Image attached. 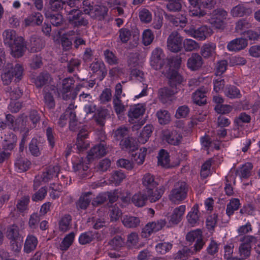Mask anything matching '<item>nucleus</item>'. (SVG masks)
<instances>
[{
	"mask_svg": "<svg viewBox=\"0 0 260 260\" xmlns=\"http://www.w3.org/2000/svg\"><path fill=\"white\" fill-rule=\"evenodd\" d=\"M4 44L10 48L11 54L15 58H20L27 49L23 37L18 36L13 29H6L3 33Z\"/></svg>",
	"mask_w": 260,
	"mask_h": 260,
	"instance_id": "obj_1",
	"label": "nucleus"
},
{
	"mask_svg": "<svg viewBox=\"0 0 260 260\" xmlns=\"http://www.w3.org/2000/svg\"><path fill=\"white\" fill-rule=\"evenodd\" d=\"M179 63H176L171 60H168L167 64L162 73L168 79V84L170 87L173 88L177 92L183 89L184 79L178 72L177 69L179 68Z\"/></svg>",
	"mask_w": 260,
	"mask_h": 260,
	"instance_id": "obj_2",
	"label": "nucleus"
},
{
	"mask_svg": "<svg viewBox=\"0 0 260 260\" xmlns=\"http://www.w3.org/2000/svg\"><path fill=\"white\" fill-rule=\"evenodd\" d=\"M158 185L153 175L147 173L143 176L142 185L144 188L143 190L144 192L149 195V201L151 203L155 202L160 199L164 192V188L162 187L159 188H157Z\"/></svg>",
	"mask_w": 260,
	"mask_h": 260,
	"instance_id": "obj_3",
	"label": "nucleus"
},
{
	"mask_svg": "<svg viewBox=\"0 0 260 260\" xmlns=\"http://www.w3.org/2000/svg\"><path fill=\"white\" fill-rule=\"evenodd\" d=\"M3 74L1 75L2 79L5 84H9L13 79L14 82L19 81L22 77L23 68L19 63L14 66L11 63H8L3 69Z\"/></svg>",
	"mask_w": 260,
	"mask_h": 260,
	"instance_id": "obj_4",
	"label": "nucleus"
},
{
	"mask_svg": "<svg viewBox=\"0 0 260 260\" xmlns=\"http://www.w3.org/2000/svg\"><path fill=\"white\" fill-rule=\"evenodd\" d=\"M66 13L68 23L73 28L86 27L89 24L88 17L82 10L73 8L69 11L66 10Z\"/></svg>",
	"mask_w": 260,
	"mask_h": 260,
	"instance_id": "obj_5",
	"label": "nucleus"
},
{
	"mask_svg": "<svg viewBox=\"0 0 260 260\" xmlns=\"http://www.w3.org/2000/svg\"><path fill=\"white\" fill-rule=\"evenodd\" d=\"M19 232V228L15 224L9 225L7 228L6 236L11 240V245L15 251H19L23 243V237Z\"/></svg>",
	"mask_w": 260,
	"mask_h": 260,
	"instance_id": "obj_6",
	"label": "nucleus"
},
{
	"mask_svg": "<svg viewBox=\"0 0 260 260\" xmlns=\"http://www.w3.org/2000/svg\"><path fill=\"white\" fill-rule=\"evenodd\" d=\"M188 191V186L185 182H178L174 185L169 195V199L174 202L182 201L186 199Z\"/></svg>",
	"mask_w": 260,
	"mask_h": 260,
	"instance_id": "obj_7",
	"label": "nucleus"
},
{
	"mask_svg": "<svg viewBox=\"0 0 260 260\" xmlns=\"http://www.w3.org/2000/svg\"><path fill=\"white\" fill-rule=\"evenodd\" d=\"M168 60L174 61L173 59H166L162 50L159 48H156L152 52L150 65L153 69L159 70L164 66L166 67Z\"/></svg>",
	"mask_w": 260,
	"mask_h": 260,
	"instance_id": "obj_8",
	"label": "nucleus"
},
{
	"mask_svg": "<svg viewBox=\"0 0 260 260\" xmlns=\"http://www.w3.org/2000/svg\"><path fill=\"white\" fill-rule=\"evenodd\" d=\"M186 240L190 245L194 242L192 248L196 251H200L205 244V240L202 236V232L200 229L188 232L186 236Z\"/></svg>",
	"mask_w": 260,
	"mask_h": 260,
	"instance_id": "obj_9",
	"label": "nucleus"
},
{
	"mask_svg": "<svg viewBox=\"0 0 260 260\" xmlns=\"http://www.w3.org/2000/svg\"><path fill=\"white\" fill-rule=\"evenodd\" d=\"M185 31L189 35L199 40H205L212 34L211 29L206 25L198 28L191 25L185 29Z\"/></svg>",
	"mask_w": 260,
	"mask_h": 260,
	"instance_id": "obj_10",
	"label": "nucleus"
},
{
	"mask_svg": "<svg viewBox=\"0 0 260 260\" xmlns=\"http://www.w3.org/2000/svg\"><path fill=\"white\" fill-rule=\"evenodd\" d=\"M162 139L168 144L173 145H178L182 139V135L176 130L166 129L162 132Z\"/></svg>",
	"mask_w": 260,
	"mask_h": 260,
	"instance_id": "obj_11",
	"label": "nucleus"
},
{
	"mask_svg": "<svg viewBox=\"0 0 260 260\" xmlns=\"http://www.w3.org/2000/svg\"><path fill=\"white\" fill-rule=\"evenodd\" d=\"M182 38L177 32H172L169 36L167 40L168 49L172 52H177L182 48Z\"/></svg>",
	"mask_w": 260,
	"mask_h": 260,
	"instance_id": "obj_12",
	"label": "nucleus"
},
{
	"mask_svg": "<svg viewBox=\"0 0 260 260\" xmlns=\"http://www.w3.org/2000/svg\"><path fill=\"white\" fill-rule=\"evenodd\" d=\"M6 122L10 128L13 129L14 131L22 132L24 130L26 126V120L20 118L14 120L15 117L11 114L6 115Z\"/></svg>",
	"mask_w": 260,
	"mask_h": 260,
	"instance_id": "obj_13",
	"label": "nucleus"
},
{
	"mask_svg": "<svg viewBox=\"0 0 260 260\" xmlns=\"http://www.w3.org/2000/svg\"><path fill=\"white\" fill-rule=\"evenodd\" d=\"M107 153L105 142H101L100 144L93 146L88 152L87 158L89 161L95 158L102 157Z\"/></svg>",
	"mask_w": 260,
	"mask_h": 260,
	"instance_id": "obj_14",
	"label": "nucleus"
},
{
	"mask_svg": "<svg viewBox=\"0 0 260 260\" xmlns=\"http://www.w3.org/2000/svg\"><path fill=\"white\" fill-rule=\"evenodd\" d=\"M203 63L202 56L198 53H193L188 59L187 66L191 70L197 71L202 68Z\"/></svg>",
	"mask_w": 260,
	"mask_h": 260,
	"instance_id": "obj_15",
	"label": "nucleus"
},
{
	"mask_svg": "<svg viewBox=\"0 0 260 260\" xmlns=\"http://www.w3.org/2000/svg\"><path fill=\"white\" fill-rule=\"evenodd\" d=\"M248 45L247 39L238 38L230 41L227 45V48L231 51H239L244 49Z\"/></svg>",
	"mask_w": 260,
	"mask_h": 260,
	"instance_id": "obj_16",
	"label": "nucleus"
},
{
	"mask_svg": "<svg viewBox=\"0 0 260 260\" xmlns=\"http://www.w3.org/2000/svg\"><path fill=\"white\" fill-rule=\"evenodd\" d=\"M44 15L45 17L50 21L51 24L54 26L59 27L63 24V17L61 13L45 11Z\"/></svg>",
	"mask_w": 260,
	"mask_h": 260,
	"instance_id": "obj_17",
	"label": "nucleus"
},
{
	"mask_svg": "<svg viewBox=\"0 0 260 260\" xmlns=\"http://www.w3.org/2000/svg\"><path fill=\"white\" fill-rule=\"evenodd\" d=\"M90 68L93 73H97L98 78L100 81L103 80L107 74V70L103 62L96 61L93 62L90 66Z\"/></svg>",
	"mask_w": 260,
	"mask_h": 260,
	"instance_id": "obj_18",
	"label": "nucleus"
},
{
	"mask_svg": "<svg viewBox=\"0 0 260 260\" xmlns=\"http://www.w3.org/2000/svg\"><path fill=\"white\" fill-rule=\"evenodd\" d=\"M43 19V16L40 12H34L24 19L25 25L26 26H39L42 24Z\"/></svg>",
	"mask_w": 260,
	"mask_h": 260,
	"instance_id": "obj_19",
	"label": "nucleus"
},
{
	"mask_svg": "<svg viewBox=\"0 0 260 260\" xmlns=\"http://www.w3.org/2000/svg\"><path fill=\"white\" fill-rule=\"evenodd\" d=\"M216 45L213 43L205 44L201 49L202 57L204 58L214 57L216 55Z\"/></svg>",
	"mask_w": 260,
	"mask_h": 260,
	"instance_id": "obj_20",
	"label": "nucleus"
},
{
	"mask_svg": "<svg viewBox=\"0 0 260 260\" xmlns=\"http://www.w3.org/2000/svg\"><path fill=\"white\" fill-rule=\"evenodd\" d=\"M44 46L42 41L37 36L33 35L30 37L28 50L30 52H39L41 50Z\"/></svg>",
	"mask_w": 260,
	"mask_h": 260,
	"instance_id": "obj_21",
	"label": "nucleus"
},
{
	"mask_svg": "<svg viewBox=\"0 0 260 260\" xmlns=\"http://www.w3.org/2000/svg\"><path fill=\"white\" fill-rule=\"evenodd\" d=\"M149 195L148 193L142 192H139L135 194L132 198L133 203L137 207H142L146 205L148 200H149Z\"/></svg>",
	"mask_w": 260,
	"mask_h": 260,
	"instance_id": "obj_22",
	"label": "nucleus"
},
{
	"mask_svg": "<svg viewBox=\"0 0 260 260\" xmlns=\"http://www.w3.org/2000/svg\"><path fill=\"white\" fill-rule=\"evenodd\" d=\"M185 210V206L181 205L175 208L170 217L169 223L173 224H178L181 220V217Z\"/></svg>",
	"mask_w": 260,
	"mask_h": 260,
	"instance_id": "obj_23",
	"label": "nucleus"
},
{
	"mask_svg": "<svg viewBox=\"0 0 260 260\" xmlns=\"http://www.w3.org/2000/svg\"><path fill=\"white\" fill-rule=\"evenodd\" d=\"M109 115L108 110L106 109H98L93 115L96 123L100 126H104L107 117Z\"/></svg>",
	"mask_w": 260,
	"mask_h": 260,
	"instance_id": "obj_24",
	"label": "nucleus"
},
{
	"mask_svg": "<svg viewBox=\"0 0 260 260\" xmlns=\"http://www.w3.org/2000/svg\"><path fill=\"white\" fill-rule=\"evenodd\" d=\"M153 129V127L151 124H147L145 126L138 138V141L139 143H146L150 137Z\"/></svg>",
	"mask_w": 260,
	"mask_h": 260,
	"instance_id": "obj_25",
	"label": "nucleus"
},
{
	"mask_svg": "<svg viewBox=\"0 0 260 260\" xmlns=\"http://www.w3.org/2000/svg\"><path fill=\"white\" fill-rule=\"evenodd\" d=\"M67 3L66 0H49L47 9L45 11H50L52 12L58 13L61 10L64 5Z\"/></svg>",
	"mask_w": 260,
	"mask_h": 260,
	"instance_id": "obj_26",
	"label": "nucleus"
},
{
	"mask_svg": "<svg viewBox=\"0 0 260 260\" xmlns=\"http://www.w3.org/2000/svg\"><path fill=\"white\" fill-rule=\"evenodd\" d=\"M59 171V168L57 166L48 167L41 176L42 180L45 182H48L53 177H57Z\"/></svg>",
	"mask_w": 260,
	"mask_h": 260,
	"instance_id": "obj_27",
	"label": "nucleus"
},
{
	"mask_svg": "<svg viewBox=\"0 0 260 260\" xmlns=\"http://www.w3.org/2000/svg\"><path fill=\"white\" fill-rule=\"evenodd\" d=\"M120 145L122 149L130 151H134L138 149V145L136 141L132 137H127L124 140H121Z\"/></svg>",
	"mask_w": 260,
	"mask_h": 260,
	"instance_id": "obj_28",
	"label": "nucleus"
},
{
	"mask_svg": "<svg viewBox=\"0 0 260 260\" xmlns=\"http://www.w3.org/2000/svg\"><path fill=\"white\" fill-rule=\"evenodd\" d=\"M37 244V239L32 235H28L24 245V251L27 253H30L36 249Z\"/></svg>",
	"mask_w": 260,
	"mask_h": 260,
	"instance_id": "obj_29",
	"label": "nucleus"
},
{
	"mask_svg": "<svg viewBox=\"0 0 260 260\" xmlns=\"http://www.w3.org/2000/svg\"><path fill=\"white\" fill-rule=\"evenodd\" d=\"M231 13L234 17H242L245 15L251 14L252 10L250 8H246L243 5H239L234 7Z\"/></svg>",
	"mask_w": 260,
	"mask_h": 260,
	"instance_id": "obj_30",
	"label": "nucleus"
},
{
	"mask_svg": "<svg viewBox=\"0 0 260 260\" xmlns=\"http://www.w3.org/2000/svg\"><path fill=\"white\" fill-rule=\"evenodd\" d=\"M206 92L201 90H197L192 94V101L199 106H203L207 103Z\"/></svg>",
	"mask_w": 260,
	"mask_h": 260,
	"instance_id": "obj_31",
	"label": "nucleus"
},
{
	"mask_svg": "<svg viewBox=\"0 0 260 260\" xmlns=\"http://www.w3.org/2000/svg\"><path fill=\"white\" fill-rule=\"evenodd\" d=\"M192 8H190V13L191 15L201 17L205 15L204 11H202L200 8L199 0H188Z\"/></svg>",
	"mask_w": 260,
	"mask_h": 260,
	"instance_id": "obj_32",
	"label": "nucleus"
},
{
	"mask_svg": "<svg viewBox=\"0 0 260 260\" xmlns=\"http://www.w3.org/2000/svg\"><path fill=\"white\" fill-rule=\"evenodd\" d=\"M47 90V88L45 87L43 90V101L45 106L49 109H53L55 106V100L52 94Z\"/></svg>",
	"mask_w": 260,
	"mask_h": 260,
	"instance_id": "obj_33",
	"label": "nucleus"
},
{
	"mask_svg": "<svg viewBox=\"0 0 260 260\" xmlns=\"http://www.w3.org/2000/svg\"><path fill=\"white\" fill-rule=\"evenodd\" d=\"M123 225L128 228H135L140 224V218L132 216H125L122 220Z\"/></svg>",
	"mask_w": 260,
	"mask_h": 260,
	"instance_id": "obj_34",
	"label": "nucleus"
},
{
	"mask_svg": "<svg viewBox=\"0 0 260 260\" xmlns=\"http://www.w3.org/2000/svg\"><path fill=\"white\" fill-rule=\"evenodd\" d=\"M50 79V75L47 72L41 73L35 79V85L38 88L48 84Z\"/></svg>",
	"mask_w": 260,
	"mask_h": 260,
	"instance_id": "obj_35",
	"label": "nucleus"
},
{
	"mask_svg": "<svg viewBox=\"0 0 260 260\" xmlns=\"http://www.w3.org/2000/svg\"><path fill=\"white\" fill-rule=\"evenodd\" d=\"M42 150V146L40 142L38 141L37 139H32L29 144V150L34 156H39L41 155V151Z\"/></svg>",
	"mask_w": 260,
	"mask_h": 260,
	"instance_id": "obj_36",
	"label": "nucleus"
},
{
	"mask_svg": "<svg viewBox=\"0 0 260 260\" xmlns=\"http://www.w3.org/2000/svg\"><path fill=\"white\" fill-rule=\"evenodd\" d=\"M91 192H88L81 196L77 203V206L82 209H86L92 199Z\"/></svg>",
	"mask_w": 260,
	"mask_h": 260,
	"instance_id": "obj_37",
	"label": "nucleus"
},
{
	"mask_svg": "<svg viewBox=\"0 0 260 260\" xmlns=\"http://www.w3.org/2000/svg\"><path fill=\"white\" fill-rule=\"evenodd\" d=\"M157 158L158 165L166 168L170 167L169 155L166 150L161 149L159 152Z\"/></svg>",
	"mask_w": 260,
	"mask_h": 260,
	"instance_id": "obj_38",
	"label": "nucleus"
},
{
	"mask_svg": "<svg viewBox=\"0 0 260 260\" xmlns=\"http://www.w3.org/2000/svg\"><path fill=\"white\" fill-rule=\"evenodd\" d=\"M188 222L191 224H194L199 220V205L196 204L192 208L187 216Z\"/></svg>",
	"mask_w": 260,
	"mask_h": 260,
	"instance_id": "obj_39",
	"label": "nucleus"
},
{
	"mask_svg": "<svg viewBox=\"0 0 260 260\" xmlns=\"http://www.w3.org/2000/svg\"><path fill=\"white\" fill-rule=\"evenodd\" d=\"M145 110V109L142 105L138 104L130 108L128 111V116L131 118H137L140 116L144 114Z\"/></svg>",
	"mask_w": 260,
	"mask_h": 260,
	"instance_id": "obj_40",
	"label": "nucleus"
},
{
	"mask_svg": "<svg viewBox=\"0 0 260 260\" xmlns=\"http://www.w3.org/2000/svg\"><path fill=\"white\" fill-rule=\"evenodd\" d=\"M156 115L158 122L161 125L167 124L171 120L170 114L167 110H160L156 112Z\"/></svg>",
	"mask_w": 260,
	"mask_h": 260,
	"instance_id": "obj_41",
	"label": "nucleus"
},
{
	"mask_svg": "<svg viewBox=\"0 0 260 260\" xmlns=\"http://www.w3.org/2000/svg\"><path fill=\"white\" fill-rule=\"evenodd\" d=\"M224 92L228 97L231 99L240 98L241 96L240 90L234 85H227Z\"/></svg>",
	"mask_w": 260,
	"mask_h": 260,
	"instance_id": "obj_42",
	"label": "nucleus"
},
{
	"mask_svg": "<svg viewBox=\"0 0 260 260\" xmlns=\"http://www.w3.org/2000/svg\"><path fill=\"white\" fill-rule=\"evenodd\" d=\"M72 217L69 214L64 215L59 221V230L64 232L68 231L71 227Z\"/></svg>",
	"mask_w": 260,
	"mask_h": 260,
	"instance_id": "obj_43",
	"label": "nucleus"
},
{
	"mask_svg": "<svg viewBox=\"0 0 260 260\" xmlns=\"http://www.w3.org/2000/svg\"><path fill=\"white\" fill-rule=\"evenodd\" d=\"M74 238L75 234L74 232L68 234L61 242L60 245V249L62 251L67 250L73 243Z\"/></svg>",
	"mask_w": 260,
	"mask_h": 260,
	"instance_id": "obj_44",
	"label": "nucleus"
},
{
	"mask_svg": "<svg viewBox=\"0 0 260 260\" xmlns=\"http://www.w3.org/2000/svg\"><path fill=\"white\" fill-rule=\"evenodd\" d=\"M15 165L19 170L24 172L28 169L31 162L27 158L20 157L16 159Z\"/></svg>",
	"mask_w": 260,
	"mask_h": 260,
	"instance_id": "obj_45",
	"label": "nucleus"
},
{
	"mask_svg": "<svg viewBox=\"0 0 260 260\" xmlns=\"http://www.w3.org/2000/svg\"><path fill=\"white\" fill-rule=\"evenodd\" d=\"M240 204V201L238 199H233L227 205L226 213L227 215L230 216L234 213V212L237 210Z\"/></svg>",
	"mask_w": 260,
	"mask_h": 260,
	"instance_id": "obj_46",
	"label": "nucleus"
},
{
	"mask_svg": "<svg viewBox=\"0 0 260 260\" xmlns=\"http://www.w3.org/2000/svg\"><path fill=\"white\" fill-rule=\"evenodd\" d=\"M165 16L166 18L176 26L179 25L182 26V25H184L187 22V19L185 16H182V20H179L176 16H174L171 14L165 13Z\"/></svg>",
	"mask_w": 260,
	"mask_h": 260,
	"instance_id": "obj_47",
	"label": "nucleus"
},
{
	"mask_svg": "<svg viewBox=\"0 0 260 260\" xmlns=\"http://www.w3.org/2000/svg\"><path fill=\"white\" fill-rule=\"evenodd\" d=\"M176 90L173 88L164 87L159 90V94L162 100H166L167 99L171 98L173 95L177 93Z\"/></svg>",
	"mask_w": 260,
	"mask_h": 260,
	"instance_id": "obj_48",
	"label": "nucleus"
},
{
	"mask_svg": "<svg viewBox=\"0 0 260 260\" xmlns=\"http://www.w3.org/2000/svg\"><path fill=\"white\" fill-rule=\"evenodd\" d=\"M173 245L169 242H163L157 244L155 246L156 252L160 254H165L172 248Z\"/></svg>",
	"mask_w": 260,
	"mask_h": 260,
	"instance_id": "obj_49",
	"label": "nucleus"
},
{
	"mask_svg": "<svg viewBox=\"0 0 260 260\" xmlns=\"http://www.w3.org/2000/svg\"><path fill=\"white\" fill-rule=\"evenodd\" d=\"M125 175L121 170L114 171L112 174L111 180L116 185H119L125 178Z\"/></svg>",
	"mask_w": 260,
	"mask_h": 260,
	"instance_id": "obj_50",
	"label": "nucleus"
},
{
	"mask_svg": "<svg viewBox=\"0 0 260 260\" xmlns=\"http://www.w3.org/2000/svg\"><path fill=\"white\" fill-rule=\"evenodd\" d=\"M244 35V37L249 41H253L254 42L260 41V28L258 29L257 31L248 30L245 31Z\"/></svg>",
	"mask_w": 260,
	"mask_h": 260,
	"instance_id": "obj_51",
	"label": "nucleus"
},
{
	"mask_svg": "<svg viewBox=\"0 0 260 260\" xmlns=\"http://www.w3.org/2000/svg\"><path fill=\"white\" fill-rule=\"evenodd\" d=\"M183 46L186 51H191L200 48L199 44L195 41L186 39L183 41Z\"/></svg>",
	"mask_w": 260,
	"mask_h": 260,
	"instance_id": "obj_52",
	"label": "nucleus"
},
{
	"mask_svg": "<svg viewBox=\"0 0 260 260\" xmlns=\"http://www.w3.org/2000/svg\"><path fill=\"white\" fill-rule=\"evenodd\" d=\"M154 39L153 33L150 29L144 31L142 35L143 43L145 46L150 45Z\"/></svg>",
	"mask_w": 260,
	"mask_h": 260,
	"instance_id": "obj_53",
	"label": "nucleus"
},
{
	"mask_svg": "<svg viewBox=\"0 0 260 260\" xmlns=\"http://www.w3.org/2000/svg\"><path fill=\"white\" fill-rule=\"evenodd\" d=\"M190 112L189 108L186 105L179 106L177 109L175 117L177 119L186 117Z\"/></svg>",
	"mask_w": 260,
	"mask_h": 260,
	"instance_id": "obj_54",
	"label": "nucleus"
},
{
	"mask_svg": "<svg viewBox=\"0 0 260 260\" xmlns=\"http://www.w3.org/2000/svg\"><path fill=\"white\" fill-rule=\"evenodd\" d=\"M111 164V162L109 159H103L97 165L96 167V170L99 172H106L110 168Z\"/></svg>",
	"mask_w": 260,
	"mask_h": 260,
	"instance_id": "obj_55",
	"label": "nucleus"
},
{
	"mask_svg": "<svg viewBox=\"0 0 260 260\" xmlns=\"http://www.w3.org/2000/svg\"><path fill=\"white\" fill-rule=\"evenodd\" d=\"M227 16V12L222 9H217L213 10L211 14V19L224 20Z\"/></svg>",
	"mask_w": 260,
	"mask_h": 260,
	"instance_id": "obj_56",
	"label": "nucleus"
},
{
	"mask_svg": "<svg viewBox=\"0 0 260 260\" xmlns=\"http://www.w3.org/2000/svg\"><path fill=\"white\" fill-rule=\"evenodd\" d=\"M75 80L73 78H67L64 79L62 81V91L64 92H70L73 88Z\"/></svg>",
	"mask_w": 260,
	"mask_h": 260,
	"instance_id": "obj_57",
	"label": "nucleus"
},
{
	"mask_svg": "<svg viewBox=\"0 0 260 260\" xmlns=\"http://www.w3.org/2000/svg\"><path fill=\"white\" fill-rule=\"evenodd\" d=\"M253 168V165L251 162H247L243 165L241 169L240 177L241 178H247L251 175V170Z\"/></svg>",
	"mask_w": 260,
	"mask_h": 260,
	"instance_id": "obj_58",
	"label": "nucleus"
},
{
	"mask_svg": "<svg viewBox=\"0 0 260 260\" xmlns=\"http://www.w3.org/2000/svg\"><path fill=\"white\" fill-rule=\"evenodd\" d=\"M127 129L125 127H119L113 133L115 140L117 141H121L124 140V137L127 135Z\"/></svg>",
	"mask_w": 260,
	"mask_h": 260,
	"instance_id": "obj_59",
	"label": "nucleus"
},
{
	"mask_svg": "<svg viewBox=\"0 0 260 260\" xmlns=\"http://www.w3.org/2000/svg\"><path fill=\"white\" fill-rule=\"evenodd\" d=\"M119 38L122 43H126L131 36V32L129 29L126 28H122L119 30Z\"/></svg>",
	"mask_w": 260,
	"mask_h": 260,
	"instance_id": "obj_60",
	"label": "nucleus"
},
{
	"mask_svg": "<svg viewBox=\"0 0 260 260\" xmlns=\"http://www.w3.org/2000/svg\"><path fill=\"white\" fill-rule=\"evenodd\" d=\"M29 201V198L28 196L24 197L19 200L16 207L17 209L21 212L25 211L27 207Z\"/></svg>",
	"mask_w": 260,
	"mask_h": 260,
	"instance_id": "obj_61",
	"label": "nucleus"
},
{
	"mask_svg": "<svg viewBox=\"0 0 260 260\" xmlns=\"http://www.w3.org/2000/svg\"><path fill=\"white\" fill-rule=\"evenodd\" d=\"M107 199L106 192L100 193L95 198H92V205L93 206H98L103 204Z\"/></svg>",
	"mask_w": 260,
	"mask_h": 260,
	"instance_id": "obj_62",
	"label": "nucleus"
},
{
	"mask_svg": "<svg viewBox=\"0 0 260 260\" xmlns=\"http://www.w3.org/2000/svg\"><path fill=\"white\" fill-rule=\"evenodd\" d=\"M219 244L213 239L210 240V244L207 248V252L208 254L213 255L218 251Z\"/></svg>",
	"mask_w": 260,
	"mask_h": 260,
	"instance_id": "obj_63",
	"label": "nucleus"
},
{
	"mask_svg": "<svg viewBox=\"0 0 260 260\" xmlns=\"http://www.w3.org/2000/svg\"><path fill=\"white\" fill-rule=\"evenodd\" d=\"M139 17L141 21L148 23L151 21L152 15L151 13L147 9H143L139 13Z\"/></svg>",
	"mask_w": 260,
	"mask_h": 260,
	"instance_id": "obj_64",
	"label": "nucleus"
}]
</instances>
